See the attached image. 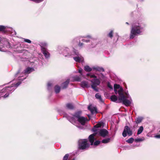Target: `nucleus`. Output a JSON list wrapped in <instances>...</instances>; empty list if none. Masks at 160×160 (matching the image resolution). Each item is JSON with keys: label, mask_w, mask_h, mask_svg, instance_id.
<instances>
[{"label": "nucleus", "mask_w": 160, "mask_h": 160, "mask_svg": "<svg viewBox=\"0 0 160 160\" xmlns=\"http://www.w3.org/2000/svg\"><path fill=\"white\" fill-rule=\"evenodd\" d=\"M34 71V69L32 67H28L23 71L21 69H20L15 75L16 77H17L18 80H19L18 82L16 84H12V86L10 87H6V88H8V92L9 93L12 92L21 83V82L26 78H22V77Z\"/></svg>", "instance_id": "nucleus-1"}, {"label": "nucleus", "mask_w": 160, "mask_h": 160, "mask_svg": "<svg viewBox=\"0 0 160 160\" xmlns=\"http://www.w3.org/2000/svg\"><path fill=\"white\" fill-rule=\"evenodd\" d=\"M81 112H76L74 115L71 116L65 115L67 119L73 125L80 128V127L76 125V122L78 120L82 125H84L86 122L88 121V119L86 118L80 116Z\"/></svg>", "instance_id": "nucleus-2"}, {"label": "nucleus", "mask_w": 160, "mask_h": 160, "mask_svg": "<svg viewBox=\"0 0 160 160\" xmlns=\"http://www.w3.org/2000/svg\"><path fill=\"white\" fill-rule=\"evenodd\" d=\"M144 30L143 25L140 23L135 22L132 26L130 34V38L133 39L136 36L141 35Z\"/></svg>", "instance_id": "nucleus-3"}, {"label": "nucleus", "mask_w": 160, "mask_h": 160, "mask_svg": "<svg viewBox=\"0 0 160 160\" xmlns=\"http://www.w3.org/2000/svg\"><path fill=\"white\" fill-rule=\"evenodd\" d=\"M78 144L79 148L82 150L87 149L90 146L88 140L87 139L79 140L78 141Z\"/></svg>", "instance_id": "nucleus-4"}, {"label": "nucleus", "mask_w": 160, "mask_h": 160, "mask_svg": "<svg viewBox=\"0 0 160 160\" xmlns=\"http://www.w3.org/2000/svg\"><path fill=\"white\" fill-rule=\"evenodd\" d=\"M81 40L87 43L91 42L92 43V45L90 46L91 48L94 47L97 44V40L92 38L90 35H88L84 37V38H82Z\"/></svg>", "instance_id": "nucleus-5"}, {"label": "nucleus", "mask_w": 160, "mask_h": 160, "mask_svg": "<svg viewBox=\"0 0 160 160\" xmlns=\"http://www.w3.org/2000/svg\"><path fill=\"white\" fill-rule=\"evenodd\" d=\"M72 56H73V58L76 62H80L83 61V58L79 54L77 50L74 49Z\"/></svg>", "instance_id": "nucleus-6"}, {"label": "nucleus", "mask_w": 160, "mask_h": 160, "mask_svg": "<svg viewBox=\"0 0 160 160\" xmlns=\"http://www.w3.org/2000/svg\"><path fill=\"white\" fill-rule=\"evenodd\" d=\"M58 51L59 53H62L63 55L66 57H70L72 56L73 53V52H69V49L67 48L63 49L59 47L58 48Z\"/></svg>", "instance_id": "nucleus-7"}, {"label": "nucleus", "mask_w": 160, "mask_h": 160, "mask_svg": "<svg viewBox=\"0 0 160 160\" xmlns=\"http://www.w3.org/2000/svg\"><path fill=\"white\" fill-rule=\"evenodd\" d=\"M119 99L120 100L122 101L123 103L126 106L129 105L131 103V102L127 99H126V97L123 94H122L121 92H119Z\"/></svg>", "instance_id": "nucleus-8"}, {"label": "nucleus", "mask_w": 160, "mask_h": 160, "mask_svg": "<svg viewBox=\"0 0 160 160\" xmlns=\"http://www.w3.org/2000/svg\"><path fill=\"white\" fill-rule=\"evenodd\" d=\"M127 134L129 136H130L132 134V131L128 126H126L122 133V135L123 137H125L127 135Z\"/></svg>", "instance_id": "nucleus-9"}, {"label": "nucleus", "mask_w": 160, "mask_h": 160, "mask_svg": "<svg viewBox=\"0 0 160 160\" xmlns=\"http://www.w3.org/2000/svg\"><path fill=\"white\" fill-rule=\"evenodd\" d=\"M92 82V88L96 91H98V90L96 88V87L99 85L100 83V81L98 79L95 78L91 81Z\"/></svg>", "instance_id": "nucleus-10"}, {"label": "nucleus", "mask_w": 160, "mask_h": 160, "mask_svg": "<svg viewBox=\"0 0 160 160\" xmlns=\"http://www.w3.org/2000/svg\"><path fill=\"white\" fill-rule=\"evenodd\" d=\"M114 90L115 94H117L118 93L119 96V92H121L122 94H123V88L120 87L119 85L115 84L114 86Z\"/></svg>", "instance_id": "nucleus-11"}, {"label": "nucleus", "mask_w": 160, "mask_h": 160, "mask_svg": "<svg viewBox=\"0 0 160 160\" xmlns=\"http://www.w3.org/2000/svg\"><path fill=\"white\" fill-rule=\"evenodd\" d=\"M98 132L99 135L103 138L107 136L108 134V131L105 129L100 130Z\"/></svg>", "instance_id": "nucleus-12"}, {"label": "nucleus", "mask_w": 160, "mask_h": 160, "mask_svg": "<svg viewBox=\"0 0 160 160\" xmlns=\"http://www.w3.org/2000/svg\"><path fill=\"white\" fill-rule=\"evenodd\" d=\"M41 50L42 53L46 58H49L50 54L45 48H42Z\"/></svg>", "instance_id": "nucleus-13"}, {"label": "nucleus", "mask_w": 160, "mask_h": 160, "mask_svg": "<svg viewBox=\"0 0 160 160\" xmlns=\"http://www.w3.org/2000/svg\"><path fill=\"white\" fill-rule=\"evenodd\" d=\"M95 135L96 134L94 133L90 135L89 137V140L90 142L91 143V145H92L93 144V142L95 139L94 136H95Z\"/></svg>", "instance_id": "nucleus-14"}, {"label": "nucleus", "mask_w": 160, "mask_h": 160, "mask_svg": "<svg viewBox=\"0 0 160 160\" xmlns=\"http://www.w3.org/2000/svg\"><path fill=\"white\" fill-rule=\"evenodd\" d=\"M92 70H94L96 71H98L99 72H104V69L102 67H100L98 66L93 67Z\"/></svg>", "instance_id": "nucleus-15"}, {"label": "nucleus", "mask_w": 160, "mask_h": 160, "mask_svg": "<svg viewBox=\"0 0 160 160\" xmlns=\"http://www.w3.org/2000/svg\"><path fill=\"white\" fill-rule=\"evenodd\" d=\"M80 85L83 88H88L89 87L88 82L86 81L82 82Z\"/></svg>", "instance_id": "nucleus-16"}, {"label": "nucleus", "mask_w": 160, "mask_h": 160, "mask_svg": "<svg viewBox=\"0 0 160 160\" xmlns=\"http://www.w3.org/2000/svg\"><path fill=\"white\" fill-rule=\"evenodd\" d=\"M69 80L68 79H67L65 82L62 83V87L63 88H66L69 83Z\"/></svg>", "instance_id": "nucleus-17"}, {"label": "nucleus", "mask_w": 160, "mask_h": 160, "mask_svg": "<svg viewBox=\"0 0 160 160\" xmlns=\"http://www.w3.org/2000/svg\"><path fill=\"white\" fill-rule=\"evenodd\" d=\"M96 98L98 99L100 101L103 102V100L101 98V95L99 93H97L95 95Z\"/></svg>", "instance_id": "nucleus-18"}, {"label": "nucleus", "mask_w": 160, "mask_h": 160, "mask_svg": "<svg viewBox=\"0 0 160 160\" xmlns=\"http://www.w3.org/2000/svg\"><path fill=\"white\" fill-rule=\"evenodd\" d=\"M84 69L86 72H90L92 70V67L91 68L88 66L87 65L84 67Z\"/></svg>", "instance_id": "nucleus-19"}, {"label": "nucleus", "mask_w": 160, "mask_h": 160, "mask_svg": "<svg viewBox=\"0 0 160 160\" xmlns=\"http://www.w3.org/2000/svg\"><path fill=\"white\" fill-rule=\"evenodd\" d=\"M102 125V124L101 123H98L96 124L94 126V128L93 129V131H96L97 130V128L101 127Z\"/></svg>", "instance_id": "nucleus-20"}, {"label": "nucleus", "mask_w": 160, "mask_h": 160, "mask_svg": "<svg viewBox=\"0 0 160 160\" xmlns=\"http://www.w3.org/2000/svg\"><path fill=\"white\" fill-rule=\"evenodd\" d=\"M143 119L142 117H139L136 119L135 122L137 124L141 122Z\"/></svg>", "instance_id": "nucleus-21"}, {"label": "nucleus", "mask_w": 160, "mask_h": 160, "mask_svg": "<svg viewBox=\"0 0 160 160\" xmlns=\"http://www.w3.org/2000/svg\"><path fill=\"white\" fill-rule=\"evenodd\" d=\"M110 138H108L102 140L101 142L102 143H107L110 142Z\"/></svg>", "instance_id": "nucleus-22"}, {"label": "nucleus", "mask_w": 160, "mask_h": 160, "mask_svg": "<svg viewBox=\"0 0 160 160\" xmlns=\"http://www.w3.org/2000/svg\"><path fill=\"white\" fill-rule=\"evenodd\" d=\"M60 90V87L58 85H56L55 87V91L56 93H59Z\"/></svg>", "instance_id": "nucleus-23"}, {"label": "nucleus", "mask_w": 160, "mask_h": 160, "mask_svg": "<svg viewBox=\"0 0 160 160\" xmlns=\"http://www.w3.org/2000/svg\"><path fill=\"white\" fill-rule=\"evenodd\" d=\"M66 107L67 108L70 109H73V106L72 104L71 103H67L66 105Z\"/></svg>", "instance_id": "nucleus-24"}, {"label": "nucleus", "mask_w": 160, "mask_h": 160, "mask_svg": "<svg viewBox=\"0 0 160 160\" xmlns=\"http://www.w3.org/2000/svg\"><path fill=\"white\" fill-rule=\"evenodd\" d=\"M73 80L74 81L79 82L81 81V78L78 76H75L73 77Z\"/></svg>", "instance_id": "nucleus-25"}, {"label": "nucleus", "mask_w": 160, "mask_h": 160, "mask_svg": "<svg viewBox=\"0 0 160 160\" xmlns=\"http://www.w3.org/2000/svg\"><path fill=\"white\" fill-rule=\"evenodd\" d=\"M111 99L112 101L115 102L117 100V97L115 95H112L111 97Z\"/></svg>", "instance_id": "nucleus-26"}, {"label": "nucleus", "mask_w": 160, "mask_h": 160, "mask_svg": "<svg viewBox=\"0 0 160 160\" xmlns=\"http://www.w3.org/2000/svg\"><path fill=\"white\" fill-rule=\"evenodd\" d=\"M143 127L142 126L140 127L138 130V132H137V134L139 135L140 134H141L142 132V131H143Z\"/></svg>", "instance_id": "nucleus-27"}, {"label": "nucleus", "mask_w": 160, "mask_h": 160, "mask_svg": "<svg viewBox=\"0 0 160 160\" xmlns=\"http://www.w3.org/2000/svg\"><path fill=\"white\" fill-rule=\"evenodd\" d=\"M4 41V44H7L8 43V41L7 39H3V40H1V39L0 38V44H1V43H2ZM0 46H2V45L0 44Z\"/></svg>", "instance_id": "nucleus-28"}, {"label": "nucleus", "mask_w": 160, "mask_h": 160, "mask_svg": "<svg viewBox=\"0 0 160 160\" xmlns=\"http://www.w3.org/2000/svg\"><path fill=\"white\" fill-rule=\"evenodd\" d=\"M88 109L90 110L92 113H93L96 111V109L95 108H92L91 106H89L88 107Z\"/></svg>", "instance_id": "nucleus-29"}, {"label": "nucleus", "mask_w": 160, "mask_h": 160, "mask_svg": "<svg viewBox=\"0 0 160 160\" xmlns=\"http://www.w3.org/2000/svg\"><path fill=\"white\" fill-rule=\"evenodd\" d=\"M8 28V27L7 26L0 25V31H4L6 29Z\"/></svg>", "instance_id": "nucleus-30"}, {"label": "nucleus", "mask_w": 160, "mask_h": 160, "mask_svg": "<svg viewBox=\"0 0 160 160\" xmlns=\"http://www.w3.org/2000/svg\"><path fill=\"white\" fill-rule=\"evenodd\" d=\"M40 46L42 48H44V47L48 46V44L45 42H42L40 43Z\"/></svg>", "instance_id": "nucleus-31"}, {"label": "nucleus", "mask_w": 160, "mask_h": 160, "mask_svg": "<svg viewBox=\"0 0 160 160\" xmlns=\"http://www.w3.org/2000/svg\"><path fill=\"white\" fill-rule=\"evenodd\" d=\"M134 141L133 138H131L128 139L126 141V142L129 143H132Z\"/></svg>", "instance_id": "nucleus-32"}, {"label": "nucleus", "mask_w": 160, "mask_h": 160, "mask_svg": "<svg viewBox=\"0 0 160 160\" xmlns=\"http://www.w3.org/2000/svg\"><path fill=\"white\" fill-rule=\"evenodd\" d=\"M100 80H102L104 79L105 76L102 73H100L98 76Z\"/></svg>", "instance_id": "nucleus-33"}, {"label": "nucleus", "mask_w": 160, "mask_h": 160, "mask_svg": "<svg viewBox=\"0 0 160 160\" xmlns=\"http://www.w3.org/2000/svg\"><path fill=\"white\" fill-rule=\"evenodd\" d=\"M10 29L12 31V32H11V34L12 35H15L16 34V32L14 30H13L11 28H10Z\"/></svg>", "instance_id": "nucleus-34"}, {"label": "nucleus", "mask_w": 160, "mask_h": 160, "mask_svg": "<svg viewBox=\"0 0 160 160\" xmlns=\"http://www.w3.org/2000/svg\"><path fill=\"white\" fill-rule=\"evenodd\" d=\"M69 157L68 154H66L63 157V160H67Z\"/></svg>", "instance_id": "nucleus-35"}, {"label": "nucleus", "mask_w": 160, "mask_h": 160, "mask_svg": "<svg viewBox=\"0 0 160 160\" xmlns=\"http://www.w3.org/2000/svg\"><path fill=\"white\" fill-rule=\"evenodd\" d=\"M52 85V83L50 82H48V89L49 90L51 88V87Z\"/></svg>", "instance_id": "nucleus-36"}, {"label": "nucleus", "mask_w": 160, "mask_h": 160, "mask_svg": "<svg viewBox=\"0 0 160 160\" xmlns=\"http://www.w3.org/2000/svg\"><path fill=\"white\" fill-rule=\"evenodd\" d=\"M108 36L111 38H112L113 37V31H111L108 34Z\"/></svg>", "instance_id": "nucleus-37"}, {"label": "nucleus", "mask_w": 160, "mask_h": 160, "mask_svg": "<svg viewBox=\"0 0 160 160\" xmlns=\"http://www.w3.org/2000/svg\"><path fill=\"white\" fill-rule=\"evenodd\" d=\"M144 140V138H137V139H135V141L136 142H140V141H142Z\"/></svg>", "instance_id": "nucleus-38"}, {"label": "nucleus", "mask_w": 160, "mask_h": 160, "mask_svg": "<svg viewBox=\"0 0 160 160\" xmlns=\"http://www.w3.org/2000/svg\"><path fill=\"white\" fill-rule=\"evenodd\" d=\"M88 76H89L91 78H97V77L94 75L90 74H87Z\"/></svg>", "instance_id": "nucleus-39"}, {"label": "nucleus", "mask_w": 160, "mask_h": 160, "mask_svg": "<svg viewBox=\"0 0 160 160\" xmlns=\"http://www.w3.org/2000/svg\"><path fill=\"white\" fill-rule=\"evenodd\" d=\"M100 142V141H95L94 143V145L95 146H97L99 144Z\"/></svg>", "instance_id": "nucleus-40"}, {"label": "nucleus", "mask_w": 160, "mask_h": 160, "mask_svg": "<svg viewBox=\"0 0 160 160\" xmlns=\"http://www.w3.org/2000/svg\"><path fill=\"white\" fill-rule=\"evenodd\" d=\"M24 41L28 43H31V41L29 39H24Z\"/></svg>", "instance_id": "nucleus-41"}, {"label": "nucleus", "mask_w": 160, "mask_h": 160, "mask_svg": "<svg viewBox=\"0 0 160 160\" xmlns=\"http://www.w3.org/2000/svg\"><path fill=\"white\" fill-rule=\"evenodd\" d=\"M81 38H75L74 39V41H77V42H78L79 41H80V39H81Z\"/></svg>", "instance_id": "nucleus-42"}, {"label": "nucleus", "mask_w": 160, "mask_h": 160, "mask_svg": "<svg viewBox=\"0 0 160 160\" xmlns=\"http://www.w3.org/2000/svg\"><path fill=\"white\" fill-rule=\"evenodd\" d=\"M107 85H108V87L110 89H112L113 88H112V87L111 85L110 84V83L108 82V84H107Z\"/></svg>", "instance_id": "nucleus-43"}, {"label": "nucleus", "mask_w": 160, "mask_h": 160, "mask_svg": "<svg viewBox=\"0 0 160 160\" xmlns=\"http://www.w3.org/2000/svg\"><path fill=\"white\" fill-rule=\"evenodd\" d=\"M82 69H79L78 70V72L81 73V75H82Z\"/></svg>", "instance_id": "nucleus-44"}, {"label": "nucleus", "mask_w": 160, "mask_h": 160, "mask_svg": "<svg viewBox=\"0 0 160 160\" xmlns=\"http://www.w3.org/2000/svg\"><path fill=\"white\" fill-rule=\"evenodd\" d=\"M155 137L156 138H160V135H156L155 136Z\"/></svg>", "instance_id": "nucleus-45"}, {"label": "nucleus", "mask_w": 160, "mask_h": 160, "mask_svg": "<svg viewBox=\"0 0 160 160\" xmlns=\"http://www.w3.org/2000/svg\"><path fill=\"white\" fill-rule=\"evenodd\" d=\"M78 45L80 47H81L83 45V43H79Z\"/></svg>", "instance_id": "nucleus-46"}, {"label": "nucleus", "mask_w": 160, "mask_h": 160, "mask_svg": "<svg viewBox=\"0 0 160 160\" xmlns=\"http://www.w3.org/2000/svg\"><path fill=\"white\" fill-rule=\"evenodd\" d=\"M0 51L3 52L4 51V50L2 49V48L0 47Z\"/></svg>", "instance_id": "nucleus-47"}, {"label": "nucleus", "mask_w": 160, "mask_h": 160, "mask_svg": "<svg viewBox=\"0 0 160 160\" xmlns=\"http://www.w3.org/2000/svg\"><path fill=\"white\" fill-rule=\"evenodd\" d=\"M125 94H126V95L128 97V94L126 92H125Z\"/></svg>", "instance_id": "nucleus-48"}, {"label": "nucleus", "mask_w": 160, "mask_h": 160, "mask_svg": "<svg viewBox=\"0 0 160 160\" xmlns=\"http://www.w3.org/2000/svg\"><path fill=\"white\" fill-rule=\"evenodd\" d=\"M126 23L127 24H129V23L127 22H126Z\"/></svg>", "instance_id": "nucleus-49"}, {"label": "nucleus", "mask_w": 160, "mask_h": 160, "mask_svg": "<svg viewBox=\"0 0 160 160\" xmlns=\"http://www.w3.org/2000/svg\"><path fill=\"white\" fill-rule=\"evenodd\" d=\"M72 160H75V159H72Z\"/></svg>", "instance_id": "nucleus-50"}]
</instances>
